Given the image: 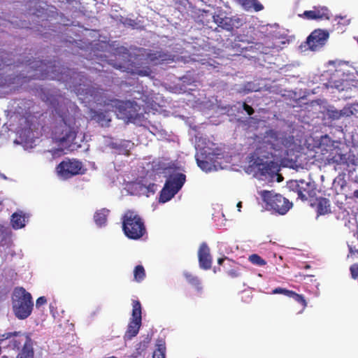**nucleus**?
<instances>
[{
	"label": "nucleus",
	"instance_id": "1",
	"mask_svg": "<svg viewBox=\"0 0 358 358\" xmlns=\"http://www.w3.org/2000/svg\"><path fill=\"white\" fill-rule=\"evenodd\" d=\"M26 65L32 69L35 73L33 78L36 79H52L69 82L66 77L69 76V87H73L78 95H84L91 97L96 104L108 108L109 110L115 113L119 119L126 122H134L139 117L140 106L134 101H123L108 96L105 91L98 87L85 85V80L80 73L68 70L65 75L62 71L59 72L60 67L51 62H44L42 60L28 59L25 61Z\"/></svg>",
	"mask_w": 358,
	"mask_h": 358
},
{
	"label": "nucleus",
	"instance_id": "2",
	"mask_svg": "<svg viewBox=\"0 0 358 358\" xmlns=\"http://www.w3.org/2000/svg\"><path fill=\"white\" fill-rule=\"evenodd\" d=\"M121 220L122 231L128 238L138 240L146 234L143 219L136 211L127 210L122 215Z\"/></svg>",
	"mask_w": 358,
	"mask_h": 358
},
{
	"label": "nucleus",
	"instance_id": "3",
	"mask_svg": "<svg viewBox=\"0 0 358 358\" xmlns=\"http://www.w3.org/2000/svg\"><path fill=\"white\" fill-rule=\"evenodd\" d=\"M12 306L17 318L20 320L27 318L31 314L34 307L31 294L22 287H15L12 296Z\"/></svg>",
	"mask_w": 358,
	"mask_h": 358
},
{
	"label": "nucleus",
	"instance_id": "4",
	"mask_svg": "<svg viewBox=\"0 0 358 358\" xmlns=\"http://www.w3.org/2000/svg\"><path fill=\"white\" fill-rule=\"evenodd\" d=\"M265 203V209L275 214L285 215L293 206L292 202L274 191L262 190L259 192Z\"/></svg>",
	"mask_w": 358,
	"mask_h": 358
},
{
	"label": "nucleus",
	"instance_id": "5",
	"mask_svg": "<svg viewBox=\"0 0 358 358\" xmlns=\"http://www.w3.org/2000/svg\"><path fill=\"white\" fill-rule=\"evenodd\" d=\"M78 128L63 119L52 130V138L59 146L70 148L73 144Z\"/></svg>",
	"mask_w": 358,
	"mask_h": 358
},
{
	"label": "nucleus",
	"instance_id": "6",
	"mask_svg": "<svg viewBox=\"0 0 358 358\" xmlns=\"http://www.w3.org/2000/svg\"><path fill=\"white\" fill-rule=\"evenodd\" d=\"M86 169L83 163L76 159H66L62 161L56 167L58 176L67 180L75 176L83 175Z\"/></svg>",
	"mask_w": 358,
	"mask_h": 358
},
{
	"label": "nucleus",
	"instance_id": "7",
	"mask_svg": "<svg viewBox=\"0 0 358 358\" xmlns=\"http://www.w3.org/2000/svg\"><path fill=\"white\" fill-rule=\"evenodd\" d=\"M10 343L13 348L20 349L16 358L34 357V341L28 334H16Z\"/></svg>",
	"mask_w": 358,
	"mask_h": 358
},
{
	"label": "nucleus",
	"instance_id": "8",
	"mask_svg": "<svg viewBox=\"0 0 358 358\" xmlns=\"http://www.w3.org/2000/svg\"><path fill=\"white\" fill-rule=\"evenodd\" d=\"M288 187L297 193L298 198L302 201H307L316 194V187L314 182L304 180H292L287 184Z\"/></svg>",
	"mask_w": 358,
	"mask_h": 358
},
{
	"label": "nucleus",
	"instance_id": "9",
	"mask_svg": "<svg viewBox=\"0 0 358 358\" xmlns=\"http://www.w3.org/2000/svg\"><path fill=\"white\" fill-rule=\"evenodd\" d=\"M141 304L140 301L134 300L132 302V318L129 323L126 332V336L128 338H131L138 334L141 326Z\"/></svg>",
	"mask_w": 358,
	"mask_h": 358
},
{
	"label": "nucleus",
	"instance_id": "10",
	"mask_svg": "<svg viewBox=\"0 0 358 358\" xmlns=\"http://www.w3.org/2000/svg\"><path fill=\"white\" fill-rule=\"evenodd\" d=\"M329 150H327L326 154H323L321 159L326 165H348V157L343 154L339 148H335L333 145L329 146Z\"/></svg>",
	"mask_w": 358,
	"mask_h": 358
},
{
	"label": "nucleus",
	"instance_id": "11",
	"mask_svg": "<svg viewBox=\"0 0 358 358\" xmlns=\"http://www.w3.org/2000/svg\"><path fill=\"white\" fill-rule=\"evenodd\" d=\"M358 113V105L354 103L346 104L342 109L329 108L327 111V115L331 120H338L348 118Z\"/></svg>",
	"mask_w": 358,
	"mask_h": 358
},
{
	"label": "nucleus",
	"instance_id": "12",
	"mask_svg": "<svg viewBox=\"0 0 358 358\" xmlns=\"http://www.w3.org/2000/svg\"><path fill=\"white\" fill-rule=\"evenodd\" d=\"M329 36L327 31L315 29L308 36L306 43L311 50L315 51L325 44Z\"/></svg>",
	"mask_w": 358,
	"mask_h": 358
},
{
	"label": "nucleus",
	"instance_id": "13",
	"mask_svg": "<svg viewBox=\"0 0 358 358\" xmlns=\"http://www.w3.org/2000/svg\"><path fill=\"white\" fill-rule=\"evenodd\" d=\"M299 17L309 20H329V10L325 6H313L311 10H305L302 14H299Z\"/></svg>",
	"mask_w": 358,
	"mask_h": 358
},
{
	"label": "nucleus",
	"instance_id": "14",
	"mask_svg": "<svg viewBox=\"0 0 358 358\" xmlns=\"http://www.w3.org/2000/svg\"><path fill=\"white\" fill-rule=\"evenodd\" d=\"M198 258L199 266L204 270L211 268L213 258L210 255V250L206 243H202L198 250Z\"/></svg>",
	"mask_w": 358,
	"mask_h": 358
},
{
	"label": "nucleus",
	"instance_id": "15",
	"mask_svg": "<svg viewBox=\"0 0 358 358\" xmlns=\"http://www.w3.org/2000/svg\"><path fill=\"white\" fill-rule=\"evenodd\" d=\"M348 253L347 259L350 262L358 261V231L353 233L352 236L347 242Z\"/></svg>",
	"mask_w": 358,
	"mask_h": 358
},
{
	"label": "nucleus",
	"instance_id": "16",
	"mask_svg": "<svg viewBox=\"0 0 358 358\" xmlns=\"http://www.w3.org/2000/svg\"><path fill=\"white\" fill-rule=\"evenodd\" d=\"M185 175L181 173H178L176 175L171 176L166 181L165 185H169V186L172 188L174 192L176 191V193H178L185 182Z\"/></svg>",
	"mask_w": 358,
	"mask_h": 358
},
{
	"label": "nucleus",
	"instance_id": "17",
	"mask_svg": "<svg viewBox=\"0 0 358 358\" xmlns=\"http://www.w3.org/2000/svg\"><path fill=\"white\" fill-rule=\"evenodd\" d=\"M214 21L223 29L227 31H231L236 24H238L241 22V20L238 17H220L219 15L214 16Z\"/></svg>",
	"mask_w": 358,
	"mask_h": 358
},
{
	"label": "nucleus",
	"instance_id": "18",
	"mask_svg": "<svg viewBox=\"0 0 358 358\" xmlns=\"http://www.w3.org/2000/svg\"><path fill=\"white\" fill-rule=\"evenodd\" d=\"M278 133L273 130H269L266 132L264 138V143L269 145V148L273 150H278L280 148Z\"/></svg>",
	"mask_w": 358,
	"mask_h": 358
},
{
	"label": "nucleus",
	"instance_id": "19",
	"mask_svg": "<svg viewBox=\"0 0 358 358\" xmlns=\"http://www.w3.org/2000/svg\"><path fill=\"white\" fill-rule=\"evenodd\" d=\"M170 55L163 51H150L146 55L147 60L152 64H157L169 59Z\"/></svg>",
	"mask_w": 358,
	"mask_h": 358
},
{
	"label": "nucleus",
	"instance_id": "20",
	"mask_svg": "<svg viewBox=\"0 0 358 358\" xmlns=\"http://www.w3.org/2000/svg\"><path fill=\"white\" fill-rule=\"evenodd\" d=\"M246 11L254 10L255 12L264 9V6L258 0H236Z\"/></svg>",
	"mask_w": 358,
	"mask_h": 358
},
{
	"label": "nucleus",
	"instance_id": "21",
	"mask_svg": "<svg viewBox=\"0 0 358 358\" xmlns=\"http://www.w3.org/2000/svg\"><path fill=\"white\" fill-rule=\"evenodd\" d=\"M317 215H324L331 213L330 201L328 199L320 197L317 199Z\"/></svg>",
	"mask_w": 358,
	"mask_h": 358
},
{
	"label": "nucleus",
	"instance_id": "22",
	"mask_svg": "<svg viewBox=\"0 0 358 358\" xmlns=\"http://www.w3.org/2000/svg\"><path fill=\"white\" fill-rule=\"evenodd\" d=\"M12 227L15 229H19L25 226V216L20 213H14L11 216Z\"/></svg>",
	"mask_w": 358,
	"mask_h": 358
},
{
	"label": "nucleus",
	"instance_id": "23",
	"mask_svg": "<svg viewBox=\"0 0 358 358\" xmlns=\"http://www.w3.org/2000/svg\"><path fill=\"white\" fill-rule=\"evenodd\" d=\"M196 159L198 166L205 171H210L212 169V164L208 161L207 156H204L203 153L201 151L196 155Z\"/></svg>",
	"mask_w": 358,
	"mask_h": 358
},
{
	"label": "nucleus",
	"instance_id": "24",
	"mask_svg": "<svg viewBox=\"0 0 358 358\" xmlns=\"http://www.w3.org/2000/svg\"><path fill=\"white\" fill-rule=\"evenodd\" d=\"M93 117L96 120L102 127H108L111 121V118L106 111H96L94 113Z\"/></svg>",
	"mask_w": 358,
	"mask_h": 358
},
{
	"label": "nucleus",
	"instance_id": "25",
	"mask_svg": "<svg viewBox=\"0 0 358 358\" xmlns=\"http://www.w3.org/2000/svg\"><path fill=\"white\" fill-rule=\"evenodd\" d=\"M177 193L169 185H164L159 195V202L166 203L171 200Z\"/></svg>",
	"mask_w": 358,
	"mask_h": 358
},
{
	"label": "nucleus",
	"instance_id": "26",
	"mask_svg": "<svg viewBox=\"0 0 358 358\" xmlns=\"http://www.w3.org/2000/svg\"><path fill=\"white\" fill-rule=\"evenodd\" d=\"M108 213V209L102 208L94 213V220L98 226L101 227L106 224Z\"/></svg>",
	"mask_w": 358,
	"mask_h": 358
},
{
	"label": "nucleus",
	"instance_id": "27",
	"mask_svg": "<svg viewBox=\"0 0 358 358\" xmlns=\"http://www.w3.org/2000/svg\"><path fill=\"white\" fill-rule=\"evenodd\" d=\"M184 276L189 284L193 286L197 292H201L203 287L198 277L188 272H185Z\"/></svg>",
	"mask_w": 358,
	"mask_h": 358
},
{
	"label": "nucleus",
	"instance_id": "28",
	"mask_svg": "<svg viewBox=\"0 0 358 358\" xmlns=\"http://www.w3.org/2000/svg\"><path fill=\"white\" fill-rule=\"evenodd\" d=\"M336 218L344 222L345 226H349L350 223L351 216L350 213L344 208L339 206L338 210L336 211Z\"/></svg>",
	"mask_w": 358,
	"mask_h": 358
},
{
	"label": "nucleus",
	"instance_id": "29",
	"mask_svg": "<svg viewBox=\"0 0 358 358\" xmlns=\"http://www.w3.org/2000/svg\"><path fill=\"white\" fill-rule=\"evenodd\" d=\"M166 345L163 340H158L157 348L153 352L152 358H166Z\"/></svg>",
	"mask_w": 358,
	"mask_h": 358
},
{
	"label": "nucleus",
	"instance_id": "30",
	"mask_svg": "<svg viewBox=\"0 0 358 358\" xmlns=\"http://www.w3.org/2000/svg\"><path fill=\"white\" fill-rule=\"evenodd\" d=\"M145 278V271L142 265L136 266L134 269V280L141 282Z\"/></svg>",
	"mask_w": 358,
	"mask_h": 358
},
{
	"label": "nucleus",
	"instance_id": "31",
	"mask_svg": "<svg viewBox=\"0 0 358 358\" xmlns=\"http://www.w3.org/2000/svg\"><path fill=\"white\" fill-rule=\"evenodd\" d=\"M250 262L257 266H264L266 262L257 254L251 255L249 257Z\"/></svg>",
	"mask_w": 358,
	"mask_h": 358
},
{
	"label": "nucleus",
	"instance_id": "32",
	"mask_svg": "<svg viewBox=\"0 0 358 358\" xmlns=\"http://www.w3.org/2000/svg\"><path fill=\"white\" fill-rule=\"evenodd\" d=\"M1 55L0 56V69H3L4 66H10L13 64V62L8 59V56H10L9 53L6 52H1Z\"/></svg>",
	"mask_w": 358,
	"mask_h": 358
},
{
	"label": "nucleus",
	"instance_id": "33",
	"mask_svg": "<svg viewBox=\"0 0 358 358\" xmlns=\"http://www.w3.org/2000/svg\"><path fill=\"white\" fill-rule=\"evenodd\" d=\"M148 347L146 342H141L136 345V351L132 354L134 358H137L142 355Z\"/></svg>",
	"mask_w": 358,
	"mask_h": 358
},
{
	"label": "nucleus",
	"instance_id": "34",
	"mask_svg": "<svg viewBox=\"0 0 358 358\" xmlns=\"http://www.w3.org/2000/svg\"><path fill=\"white\" fill-rule=\"evenodd\" d=\"M353 264L350 267L351 276L353 279L358 278V261L352 262Z\"/></svg>",
	"mask_w": 358,
	"mask_h": 358
},
{
	"label": "nucleus",
	"instance_id": "35",
	"mask_svg": "<svg viewBox=\"0 0 358 358\" xmlns=\"http://www.w3.org/2000/svg\"><path fill=\"white\" fill-rule=\"evenodd\" d=\"M296 302L299 303L302 305L303 308H305L307 306V302L304 298V296L301 294H299L296 293L294 297L293 298Z\"/></svg>",
	"mask_w": 358,
	"mask_h": 358
},
{
	"label": "nucleus",
	"instance_id": "36",
	"mask_svg": "<svg viewBox=\"0 0 358 358\" xmlns=\"http://www.w3.org/2000/svg\"><path fill=\"white\" fill-rule=\"evenodd\" d=\"M227 274L233 278H238L241 275L239 269L238 267L231 268L227 271Z\"/></svg>",
	"mask_w": 358,
	"mask_h": 358
},
{
	"label": "nucleus",
	"instance_id": "37",
	"mask_svg": "<svg viewBox=\"0 0 358 358\" xmlns=\"http://www.w3.org/2000/svg\"><path fill=\"white\" fill-rule=\"evenodd\" d=\"M151 73V70L149 67H146L143 69L136 70V73L141 76H148Z\"/></svg>",
	"mask_w": 358,
	"mask_h": 358
},
{
	"label": "nucleus",
	"instance_id": "38",
	"mask_svg": "<svg viewBox=\"0 0 358 358\" xmlns=\"http://www.w3.org/2000/svg\"><path fill=\"white\" fill-rule=\"evenodd\" d=\"M243 108L248 113V115H252L255 113V110L252 108V107L249 106V105H248L245 102L243 103Z\"/></svg>",
	"mask_w": 358,
	"mask_h": 358
},
{
	"label": "nucleus",
	"instance_id": "39",
	"mask_svg": "<svg viewBox=\"0 0 358 358\" xmlns=\"http://www.w3.org/2000/svg\"><path fill=\"white\" fill-rule=\"evenodd\" d=\"M16 334H20V332L6 333L3 334H0V343L10 338L12 336H14V337H15Z\"/></svg>",
	"mask_w": 358,
	"mask_h": 358
},
{
	"label": "nucleus",
	"instance_id": "40",
	"mask_svg": "<svg viewBox=\"0 0 358 358\" xmlns=\"http://www.w3.org/2000/svg\"><path fill=\"white\" fill-rule=\"evenodd\" d=\"M47 303V299L45 296H40L37 299L36 302V308H40L41 306Z\"/></svg>",
	"mask_w": 358,
	"mask_h": 358
},
{
	"label": "nucleus",
	"instance_id": "41",
	"mask_svg": "<svg viewBox=\"0 0 358 358\" xmlns=\"http://www.w3.org/2000/svg\"><path fill=\"white\" fill-rule=\"evenodd\" d=\"M148 193L154 194L157 189V185L155 183H150L147 186Z\"/></svg>",
	"mask_w": 358,
	"mask_h": 358
},
{
	"label": "nucleus",
	"instance_id": "42",
	"mask_svg": "<svg viewBox=\"0 0 358 358\" xmlns=\"http://www.w3.org/2000/svg\"><path fill=\"white\" fill-rule=\"evenodd\" d=\"M225 260H227L229 262V266H231V264H236L234 261L228 258H219L217 259V263L219 265H222Z\"/></svg>",
	"mask_w": 358,
	"mask_h": 358
},
{
	"label": "nucleus",
	"instance_id": "43",
	"mask_svg": "<svg viewBox=\"0 0 358 358\" xmlns=\"http://www.w3.org/2000/svg\"><path fill=\"white\" fill-rule=\"evenodd\" d=\"M285 290V288L277 287L272 290L271 294H284Z\"/></svg>",
	"mask_w": 358,
	"mask_h": 358
},
{
	"label": "nucleus",
	"instance_id": "44",
	"mask_svg": "<svg viewBox=\"0 0 358 358\" xmlns=\"http://www.w3.org/2000/svg\"><path fill=\"white\" fill-rule=\"evenodd\" d=\"M295 294H296L295 292H294L292 290H289L287 289H285V292H284V295H285L288 297H290V298H294Z\"/></svg>",
	"mask_w": 358,
	"mask_h": 358
},
{
	"label": "nucleus",
	"instance_id": "45",
	"mask_svg": "<svg viewBox=\"0 0 358 358\" xmlns=\"http://www.w3.org/2000/svg\"><path fill=\"white\" fill-rule=\"evenodd\" d=\"M353 196L355 198H358V189H356L355 191H354L353 192Z\"/></svg>",
	"mask_w": 358,
	"mask_h": 358
},
{
	"label": "nucleus",
	"instance_id": "46",
	"mask_svg": "<svg viewBox=\"0 0 358 358\" xmlns=\"http://www.w3.org/2000/svg\"><path fill=\"white\" fill-rule=\"evenodd\" d=\"M237 207L238 208V210L241 211V208L242 207V202L241 201H239L238 203H237Z\"/></svg>",
	"mask_w": 358,
	"mask_h": 358
},
{
	"label": "nucleus",
	"instance_id": "47",
	"mask_svg": "<svg viewBox=\"0 0 358 358\" xmlns=\"http://www.w3.org/2000/svg\"><path fill=\"white\" fill-rule=\"evenodd\" d=\"M3 203V201L0 200V205Z\"/></svg>",
	"mask_w": 358,
	"mask_h": 358
}]
</instances>
